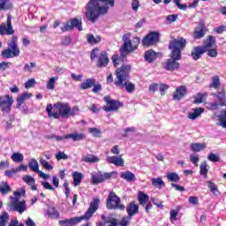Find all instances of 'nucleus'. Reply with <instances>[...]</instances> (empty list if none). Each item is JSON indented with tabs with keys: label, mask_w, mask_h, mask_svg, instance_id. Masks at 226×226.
<instances>
[{
	"label": "nucleus",
	"mask_w": 226,
	"mask_h": 226,
	"mask_svg": "<svg viewBox=\"0 0 226 226\" xmlns=\"http://www.w3.org/2000/svg\"><path fill=\"white\" fill-rule=\"evenodd\" d=\"M186 47V40L184 38L174 39L170 42L169 49L171 50L170 58L163 63L164 70L175 72L179 70V61L182 59L181 52Z\"/></svg>",
	"instance_id": "f257e3e1"
},
{
	"label": "nucleus",
	"mask_w": 226,
	"mask_h": 226,
	"mask_svg": "<svg viewBox=\"0 0 226 226\" xmlns=\"http://www.w3.org/2000/svg\"><path fill=\"white\" fill-rule=\"evenodd\" d=\"M115 3V0H90L86 6L87 20L96 22L100 16L109 13V8H113Z\"/></svg>",
	"instance_id": "f03ea898"
},
{
	"label": "nucleus",
	"mask_w": 226,
	"mask_h": 226,
	"mask_svg": "<svg viewBox=\"0 0 226 226\" xmlns=\"http://www.w3.org/2000/svg\"><path fill=\"white\" fill-rule=\"evenodd\" d=\"M99 207L100 199L93 198V200L90 202L89 207L84 215H81L79 217H72L71 219L61 220L58 223L60 226H73L80 223V222L84 220H91V218H93V215H94V213L98 211Z\"/></svg>",
	"instance_id": "7ed1b4c3"
},
{
	"label": "nucleus",
	"mask_w": 226,
	"mask_h": 226,
	"mask_svg": "<svg viewBox=\"0 0 226 226\" xmlns=\"http://www.w3.org/2000/svg\"><path fill=\"white\" fill-rule=\"evenodd\" d=\"M123 41L124 44L120 48V54L123 59H124V57H126V56H128V54L131 52L137 50V49H139V45L140 44V39L139 37H134L132 40V34H124Z\"/></svg>",
	"instance_id": "20e7f679"
},
{
	"label": "nucleus",
	"mask_w": 226,
	"mask_h": 226,
	"mask_svg": "<svg viewBox=\"0 0 226 226\" xmlns=\"http://www.w3.org/2000/svg\"><path fill=\"white\" fill-rule=\"evenodd\" d=\"M20 49L17 45V36H12L11 42L8 43V49L2 51V57L11 59V57H19Z\"/></svg>",
	"instance_id": "39448f33"
},
{
	"label": "nucleus",
	"mask_w": 226,
	"mask_h": 226,
	"mask_svg": "<svg viewBox=\"0 0 226 226\" xmlns=\"http://www.w3.org/2000/svg\"><path fill=\"white\" fill-rule=\"evenodd\" d=\"M107 209H119V211H124L126 207L121 203V198L116 194L114 192L109 193L108 199L106 200Z\"/></svg>",
	"instance_id": "423d86ee"
},
{
	"label": "nucleus",
	"mask_w": 226,
	"mask_h": 226,
	"mask_svg": "<svg viewBox=\"0 0 226 226\" xmlns=\"http://www.w3.org/2000/svg\"><path fill=\"white\" fill-rule=\"evenodd\" d=\"M132 72V65L130 64H123L120 68L117 69L116 76L117 80L115 81V85H121L123 82H126V80H130V72Z\"/></svg>",
	"instance_id": "0eeeda50"
},
{
	"label": "nucleus",
	"mask_w": 226,
	"mask_h": 226,
	"mask_svg": "<svg viewBox=\"0 0 226 226\" xmlns=\"http://www.w3.org/2000/svg\"><path fill=\"white\" fill-rule=\"evenodd\" d=\"M9 211H15L22 215L27 210V204L25 200H19V198H11V202L8 204Z\"/></svg>",
	"instance_id": "6e6552de"
},
{
	"label": "nucleus",
	"mask_w": 226,
	"mask_h": 226,
	"mask_svg": "<svg viewBox=\"0 0 226 226\" xmlns=\"http://www.w3.org/2000/svg\"><path fill=\"white\" fill-rule=\"evenodd\" d=\"M13 97L10 94L0 96V109L2 112H11V106L13 105Z\"/></svg>",
	"instance_id": "1a4fd4ad"
},
{
	"label": "nucleus",
	"mask_w": 226,
	"mask_h": 226,
	"mask_svg": "<svg viewBox=\"0 0 226 226\" xmlns=\"http://www.w3.org/2000/svg\"><path fill=\"white\" fill-rule=\"evenodd\" d=\"M11 34H15V30L11 25V16H8L7 22L0 25V35L10 36Z\"/></svg>",
	"instance_id": "9d476101"
},
{
	"label": "nucleus",
	"mask_w": 226,
	"mask_h": 226,
	"mask_svg": "<svg viewBox=\"0 0 226 226\" xmlns=\"http://www.w3.org/2000/svg\"><path fill=\"white\" fill-rule=\"evenodd\" d=\"M160 38V34L158 32H150L142 40L143 47H153L158 43V39Z\"/></svg>",
	"instance_id": "9b49d317"
},
{
	"label": "nucleus",
	"mask_w": 226,
	"mask_h": 226,
	"mask_svg": "<svg viewBox=\"0 0 226 226\" xmlns=\"http://www.w3.org/2000/svg\"><path fill=\"white\" fill-rule=\"evenodd\" d=\"M103 100L107 105L104 107L105 112H112V110H117L119 107H123V102L112 100L110 96H105Z\"/></svg>",
	"instance_id": "f8f14e48"
},
{
	"label": "nucleus",
	"mask_w": 226,
	"mask_h": 226,
	"mask_svg": "<svg viewBox=\"0 0 226 226\" xmlns=\"http://www.w3.org/2000/svg\"><path fill=\"white\" fill-rule=\"evenodd\" d=\"M54 110L56 112H59V114H70L72 112V108H70V104L68 102H56L53 105Z\"/></svg>",
	"instance_id": "ddd939ff"
},
{
	"label": "nucleus",
	"mask_w": 226,
	"mask_h": 226,
	"mask_svg": "<svg viewBox=\"0 0 226 226\" xmlns=\"http://www.w3.org/2000/svg\"><path fill=\"white\" fill-rule=\"evenodd\" d=\"M206 48H203L202 46H196L192 49L191 56L194 61H198V59H200L202 55L206 54Z\"/></svg>",
	"instance_id": "4468645a"
},
{
	"label": "nucleus",
	"mask_w": 226,
	"mask_h": 226,
	"mask_svg": "<svg viewBox=\"0 0 226 226\" xmlns=\"http://www.w3.org/2000/svg\"><path fill=\"white\" fill-rule=\"evenodd\" d=\"M106 162L116 165V167H124V159L123 158V155L109 156L106 159Z\"/></svg>",
	"instance_id": "2eb2a0df"
},
{
	"label": "nucleus",
	"mask_w": 226,
	"mask_h": 226,
	"mask_svg": "<svg viewBox=\"0 0 226 226\" xmlns=\"http://www.w3.org/2000/svg\"><path fill=\"white\" fill-rule=\"evenodd\" d=\"M126 213L129 217L133 218L135 215H139V205L135 201L130 202L126 207Z\"/></svg>",
	"instance_id": "dca6fc26"
},
{
	"label": "nucleus",
	"mask_w": 226,
	"mask_h": 226,
	"mask_svg": "<svg viewBox=\"0 0 226 226\" xmlns=\"http://www.w3.org/2000/svg\"><path fill=\"white\" fill-rule=\"evenodd\" d=\"M186 87L185 86H180L178 87L175 93H173V100L179 102L181 98H184V96H186Z\"/></svg>",
	"instance_id": "f3484780"
},
{
	"label": "nucleus",
	"mask_w": 226,
	"mask_h": 226,
	"mask_svg": "<svg viewBox=\"0 0 226 226\" xmlns=\"http://www.w3.org/2000/svg\"><path fill=\"white\" fill-rule=\"evenodd\" d=\"M109 64V56H107V52L102 51L98 57L97 66L98 68H103Z\"/></svg>",
	"instance_id": "a211bd4d"
},
{
	"label": "nucleus",
	"mask_w": 226,
	"mask_h": 226,
	"mask_svg": "<svg viewBox=\"0 0 226 226\" xmlns=\"http://www.w3.org/2000/svg\"><path fill=\"white\" fill-rule=\"evenodd\" d=\"M158 56H162V54L156 53L153 49H148L145 52L144 57L147 63H153V61H154L158 57Z\"/></svg>",
	"instance_id": "6ab92c4d"
},
{
	"label": "nucleus",
	"mask_w": 226,
	"mask_h": 226,
	"mask_svg": "<svg viewBox=\"0 0 226 226\" xmlns=\"http://www.w3.org/2000/svg\"><path fill=\"white\" fill-rule=\"evenodd\" d=\"M212 47H216V37L209 35L204 41L203 49L207 52V49H212Z\"/></svg>",
	"instance_id": "aec40b11"
},
{
	"label": "nucleus",
	"mask_w": 226,
	"mask_h": 226,
	"mask_svg": "<svg viewBox=\"0 0 226 226\" xmlns=\"http://www.w3.org/2000/svg\"><path fill=\"white\" fill-rule=\"evenodd\" d=\"M117 87H120V89H124L127 91V93H133L135 90V85L130 82V79H127L126 81H122V84L120 85H115Z\"/></svg>",
	"instance_id": "412c9836"
},
{
	"label": "nucleus",
	"mask_w": 226,
	"mask_h": 226,
	"mask_svg": "<svg viewBox=\"0 0 226 226\" xmlns=\"http://www.w3.org/2000/svg\"><path fill=\"white\" fill-rule=\"evenodd\" d=\"M120 177L122 179H124L127 181V183H133L134 181H137V177H135V174L132 173V171H124L120 174Z\"/></svg>",
	"instance_id": "4be33fe9"
},
{
	"label": "nucleus",
	"mask_w": 226,
	"mask_h": 226,
	"mask_svg": "<svg viewBox=\"0 0 226 226\" xmlns=\"http://www.w3.org/2000/svg\"><path fill=\"white\" fill-rule=\"evenodd\" d=\"M72 139L74 142H79L80 140H84L86 139V135L82 133H70L64 136V140Z\"/></svg>",
	"instance_id": "5701e85b"
},
{
	"label": "nucleus",
	"mask_w": 226,
	"mask_h": 226,
	"mask_svg": "<svg viewBox=\"0 0 226 226\" xmlns=\"http://www.w3.org/2000/svg\"><path fill=\"white\" fill-rule=\"evenodd\" d=\"M31 96H33V94L29 92H25L19 94L17 98L18 108L19 109V107H22V105H24V102H26V100H29Z\"/></svg>",
	"instance_id": "b1692460"
},
{
	"label": "nucleus",
	"mask_w": 226,
	"mask_h": 226,
	"mask_svg": "<svg viewBox=\"0 0 226 226\" xmlns=\"http://www.w3.org/2000/svg\"><path fill=\"white\" fill-rule=\"evenodd\" d=\"M205 35H206V26H201L195 28L193 32L194 40H200V38H204Z\"/></svg>",
	"instance_id": "393cba45"
},
{
	"label": "nucleus",
	"mask_w": 226,
	"mask_h": 226,
	"mask_svg": "<svg viewBox=\"0 0 226 226\" xmlns=\"http://www.w3.org/2000/svg\"><path fill=\"white\" fill-rule=\"evenodd\" d=\"M207 146V145L206 143H192L190 145V149L193 153H200V151H204V149H206Z\"/></svg>",
	"instance_id": "a878e982"
},
{
	"label": "nucleus",
	"mask_w": 226,
	"mask_h": 226,
	"mask_svg": "<svg viewBox=\"0 0 226 226\" xmlns=\"http://www.w3.org/2000/svg\"><path fill=\"white\" fill-rule=\"evenodd\" d=\"M138 202H139L140 206H146L149 202V196L146 192H139Z\"/></svg>",
	"instance_id": "bb28decb"
},
{
	"label": "nucleus",
	"mask_w": 226,
	"mask_h": 226,
	"mask_svg": "<svg viewBox=\"0 0 226 226\" xmlns=\"http://www.w3.org/2000/svg\"><path fill=\"white\" fill-rule=\"evenodd\" d=\"M105 223H107L108 226H117V218L109 216V217H107ZM105 223L99 222L96 223V226H105Z\"/></svg>",
	"instance_id": "cd10ccee"
},
{
	"label": "nucleus",
	"mask_w": 226,
	"mask_h": 226,
	"mask_svg": "<svg viewBox=\"0 0 226 226\" xmlns=\"http://www.w3.org/2000/svg\"><path fill=\"white\" fill-rule=\"evenodd\" d=\"M72 179L74 186H79L82 183V179H84V175L79 171H75L72 173Z\"/></svg>",
	"instance_id": "c85d7f7f"
},
{
	"label": "nucleus",
	"mask_w": 226,
	"mask_h": 226,
	"mask_svg": "<svg viewBox=\"0 0 226 226\" xmlns=\"http://www.w3.org/2000/svg\"><path fill=\"white\" fill-rule=\"evenodd\" d=\"M96 80L94 79H87L80 84V89H90L94 86Z\"/></svg>",
	"instance_id": "c756f323"
},
{
	"label": "nucleus",
	"mask_w": 226,
	"mask_h": 226,
	"mask_svg": "<svg viewBox=\"0 0 226 226\" xmlns=\"http://www.w3.org/2000/svg\"><path fill=\"white\" fill-rule=\"evenodd\" d=\"M207 185L213 195H220V190H218V185H215L213 181H207Z\"/></svg>",
	"instance_id": "7c9ffc66"
},
{
	"label": "nucleus",
	"mask_w": 226,
	"mask_h": 226,
	"mask_svg": "<svg viewBox=\"0 0 226 226\" xmlns=\"http://www.w3.org/2000/svg\"><path fill=\"white\" fill-rule=\"evenodd\" d=\"M87 41L90 45H96L97 43H100V41H102V37L100 36L94 37V35L88 34H87Z\"/></svg>",
	"instance_id": "2f4dec72"
},
{
	"label": "nucleus",
	"mask_w": 226,
	"mask_h": 226,
	"mask_svg": "<svg viewBox=\"0 0 226 226\" xmlns=\"http://www.w3.org/2000/svg\"><path fill=\"white\" fill-rule=\"evenodd\" d=\"M13 5L10 0H0V11H6L7 10H11Z\"/></svg>",
	"instance_id": "473e14b6"
},
{
	"label": "nucleus",
	"mask_w": 226,
	"mask_h": 226,
	"mask_svg": "<svg viewBox=\"0 0 226 226\" xmlns=\"http://www.w3.org/2000/svg\"><path fill=\"white\" fill-rule=\"evenodd\" d=\"M92 185H100V183H103V174L96 173L92 175L91 178Z\"/></svg>",
	"instance_id": "72a5a7b5"
},
{
	"label": "nucleus",
	"mask_w": 226,
	"mask_h": 226,
	"mask_svg": "<svg viewBox=\"0 0 226 226\" xmlns=\"http://www.w3.org/2000/svg\"><path fill=\"white\" fill-rule=\"evenodd\" d=\"M82 162H85L86 163H97V162H100V158L96 155L88 154L82 157Z\"/></svg>",
	"instance_id": "f704fd0d"
},
{
	"label": "nucleus",
	"mask_w": 226,
	"mask_h": 226,
	"mask_svg": "<svg viewBox=\"0 0 226 226\" xmlns=\"http://www.w3.org/2000/svg\"><path fill=\"white\" fill-rule=\"evenodd\" d=\"M57 80H59L58 77L49 78L46 85L47 89H49V91H54V89L56 88V82H57Z\"/></svg>",
	"instance_id": "c9c22d12"
},
{
	"label": "nucleus",
	"mask_w": 226,
	"mask_h": 226,
	"mask_svg": "<svg viewBox=\"0 0 226 226\" xmlns=\"http://www.w3.org/2000/svg\"><path fill=\"white\" fill-rule=\"evenodd\" d=\"M179 211H181V206H177L176 209H171L170 211V222H176L177 220V215H179Z\"/></svg>",
	"instance_id": "e433bc0d"
},
{
	"label": "nucleus",
	"mask_w": 226,
	"mask_h": 226,
	"mask_svg": "<svg viewBox=\"0 0 226 226\" xmlns=\"http://www.w3.org/2000/svg\"><path fill=\"white\" fill-rule=\"evenodd\" d=\"M11 192V187H10V185L6 182H2L0 184V193L2 195H6V193H10Z\"/></svg>",
	"instance_id": "4c0bfd02"
},
{
	"label": "nucleus",
	"mask_w": 226,
	"mask_h": 226,
	"mask_svg": "<svg viewBox=\"0 0 226 226\" xmlns=\"http://www.w3.org/2000/svg\"><path fill=\"white\" fill-rule=\"evenodd\" d=\"M28 167L33 172H39L40 171V164H38V161H36V159H32L28 162Z\"/></svg>",
	"instance_id": "58836bf2"
},
{
	"label": "nucleus",
	"mask_w": 226,
	"mask_h": 226,
	"mask_svg": "<svg viewBox=\"0 0 226 226\" xmlns=\"http://www.w3.org/2000/svg\"><path fill=\"white\" fill-rule=\"evenodd\" d=\"M152 185L155 188H165V182H163L160 177L152 178Z\"/></svg>",
	"instance_id": "ea45409f"
},
{
	"label": "nucleus",
	"mask_w": 226,
	"mask_h": 226,
	"mask_svg": "<svg viewBox=\"0 0 226 226\" xmlns=\"http://www.w3.org/2000/svg\"><path fill=\"white\" fill-rule=\"evenodd\" d=\"M11 158L15 163H22L24 162V154L21 153H13Z\"/></svg>",
	"instance_id": "a19ab883"
},
{
	"label": "nucleus",
	"mask_w": 226,
	"mask_h": 226,
	"mask_svg": "<svg viewBox=\"0 0 226 226\" xmlns=\"http://www.w3.org/2000/svg\"><path fill=\"white\" fill-rule=\"evenodd\" d=\"M8 220H10V215L8 212H3L0 215V226H6V223H8Z\"/></svg>",
	"instance_id": "79ce46f5"
},
{
	"label": "nucleus",
	"mask_w": 226,
	"mask_h": 226,
	"mask_svg": "<svg viewBox=\"0 0 226 226\" xmlns=\"http://www.w3.org/2000/svg\"><path fill=\"white\" fill-rule=\"evenodd\" d=\"M214 96H216L220 105H222V106L225 105L226 106V103H225V91L222 90L221 92H218L217 94H214Z\"/></svg>",
	"instance_id": "37998d69"
},
{
	"label": "nucleus",
	"mask_w": 226,
	"mask_h": 226,
	"mask_svg": "<svg viewBox=\"0 0 226 226\" xmlns=\"http://www.w3.org/2000/svg\"><path fill=\"white\" fill-rule=\"evenodd\" d=\"M47 215L49 218H59V213L56 210V207H49L47 210Z\"/></svg>",
	"instance_id": "c03bdc74"
},
{
	"label": "nucleus",
	"mask_w": 226,
	"mask_h": 226,
	"mask_svg": "<svg viewBox=\"0 0 226 226\" xmlns=\"http://www.w3.org/2000/svg\"><path fill=\"white\" fill-rule=\"evenodd\" d=\"M166 177L169 179V181H172L173 183H179V181H181V177H179V175L174 172L168 174Z\"/></svg>",
	"instance_id": "a18cd8bd"
},
{
	"label": "nucleus",
	"mask_w": 226,
	"mask_h": 226,
	"mask_svg": "<svg viewBox=\"0 0 226 226\" xmlns=\"http://www.w3.org/2000/svg\"><path fill=\"white\" fill-rule=\"evenodd\" d=\"M69 22H70L72 29H73V27H78L79 31H82V22L81 21H79L77 19H72Z\"/></svg>",
	"instance_id": "49530a36"
},
{
	"label": "nucleus",
	"mask_w": 226,
	"mask_h": 226,
	"mask_svg": "<svg viewBox=\"0 0 226 226\" xmlns=\"http://www.w3.org/2000/svg\"><path fill=\"white\" fill-rule=\"evenodd\" d=\"M207 162H204L200 166V176H204V177H207Z\"/></svg>",
	"instance_id": "de8ad7c7"
},
{
	"label": "nucleus",
	"mask_w": 226,
	"mask_h": 226,
	"mask_svg": "<svg viewBox=\"0 0 226 226\" xmlns=\"http://www.w3.org/2000/svg\"><path fill=\"white\" fill-rule=\"evenodd\" d=\"M221 86L220 83V77L218 76H214L212 78V82L210 84V87H213L214 89H218Z\"/></svg>",
	"instance_id": "09e8293b"
},
{
	"label": "nucleus",
	"mask_w": 226,
	"mask_h": 226,
	"mask_svg": "<svg viewBox=\"0 0 226 226\" xmlns=\"http://www.w3.org/2000/svg\"><path fill=\"white\" fill-rule=\"evenodd\" d=\"M132 219V217H130L129 215L123 216L119 222H117V226H128L130 223V221Z\"/></svg>",
	"instance_id": "8fccbe9b"
},
{
	"label": "nucleus",
	"mask_w": 226,
	"mask_h": 226,
	"mask_svg": "<svg viewBox=\"0 0 226 226\" xmlns=\"http://www.w3.org/2000/svg\"><path fill=\"white\" fill-rule=\"evenodd\" d=\"M219 123L217 124L218 126H222V128L226 129V114H222L218 116Z\"/></svg>",
	"instance_id": "3c124183"
},
{
	"label": "nucleus",
	"mask_w": 226,
	"mask_h": 226,
	"mask_svg": "<svg viewBox=\"0 0 226 226\" xmlns=\"http://www.w3.org/2000/svg\"><path fill=\"white\" fill-rule=\"evenodd\" d=\"M56 160L57 162H60V160H68V154H66L64 152L59 151L55 154Z\"/></svg>",
	"instance_id": "603ef678"
},
{
	"label": "nucleus",
	"mask_w": 226,
	"mask_h": 226,
	"mask_svg": "<svg viewBox=\"0 0 226 226\" xmlns=\"http://www.w3.org/2000/svg\"><path fill=\"white\" fill-rule=\"evenodd\" d=\"M207 160L209 162H222V160L220 159V155L219 154H213V153H210L207 156Z\"/></svg>",
	"instance_id": "864d4df0"
},
{
	"label": "nucleus",
	"mask_w": 226,
	"mask_h": 226,
	"mask_svg": "<svg viewBox=\"0 0 226 226\" xmlns=\"http://www.w3.org/2000/svg\"><path fill=\"white\" fill-rule=\"evenodd\" d=\"M40 163L46 170H52V169H54V167L50 165V163H49V162H47L45 159H41Z\"/></svg>",
	"instance_id": "5fc2aeb1"
},
{
	"label": "nucleus",
	"mask_w": 226,
	"mask_h": 226,
	"mask_svg": "<svg viewBox=\"0 0 226 226\" xmlns=\"http://www.w3.org/2000/svg\"><path fill=\"white\" fill-rule=\"evenodd\" d=\"M46 139L49 140H56V142H61V140H64V136H57V135H48Z\"/></svg>",
	"instance_id": "6e6d98bb"
},
{
	"label": "nucleus",
	"mask_w": 226,
	"mask_h": 226,
	"mask_svg": "<svg viewBox=\"0 0 226 226\" xmlns=\"http://www.w3.org/2000/svg\"><path fill=\"white\" fill-rule=\"evenodd\" d=\"M32 68H36V64L32 62L29 64H26L24 66V72H28V73H33V69Z\"/></svg>",
	"instance_id": "4d7b16f0"
},
{
	"label": "nucleus",
	"mask_w": 226,
	"mask_h": 226,
	"mask_svg": "<svg viewBox=\"0 0 226 226\" xmlns=\"http://www.w3.org/2000/svg\"><path fill=\"white\" fill-rule=\"evenodd\" d=\"M48 117L49 119H59V117H70V114H49Z\"/></svg>",
	"instance_id": "13d9d810"
},
{
	"label": "nucleus",
	"mask_w": 226,
	"mask_h": 226,
	"mask_svg": "<svg viewBox=\"0 0 226 226\" xmlns=\"http://www.w3.org/2000/svg\"><path fill=\"white\" fill-rule=\"evenodd\" d=\"M173 3H175L179 10L186 11V10L188 9V6L186 4H181V0H173Z\"/></svg>",
	"instance_id": "bf43d9fd"
},
{
	"label": "nucleus",
	"mask_w": 226,
	"mask_h": 226,
	"mask_svg": "<svg viewBox=\"0 0 226 226\" xmlns=\"http://www.w3.org/2000/svg\"><path fill=\"white\" fill-rule=\"evenodd\" d=\"M61 30L63 31V33H66V31H72L73 28L69 21L63 24V26H61Z\"/></svg>",
	"instance_id": "052dcab7"
},
{
	"label": "nucleus",
	"mask_w": 226,
	"mask_h": 226,
	"mask_svg": "<svg viewBox=\"0 0 226 226\" xmlns=\"http://www.w3.org/2000/svg\"><path fill=\"white\" fill-rule=\"evenodd\" d=\"M36 84V79H30L25 83L26 89H30V87H33Z\"/></svg>",
	"instance_id": "680f3d73"
},
{
	"label": "nucleus",
	"mask_w": 226,
	"mask_h": 226,
	"mask_svg": "<svg viewBox=\"0 0 226 226\" xmlns=\"http://www.w3.org/2000/svg\"><path fill=\"white\" fill-rule=\"evenodd\" d=\"M111 59L113 61L114 66H117L121 64V57L119 56V55H113Z\"/></svg>",
	"instance_id": "e2e57ef3"
},
{
	"label": "nucleus",
	"mask_w": 226,
	"mask_h": 226,
	"mask_svg": "<svg viewBox=\"0 0 226 226\" xmlns=\"http://www.w3.org/2000/svg\"><path fill=\"white\" fill-rule=\"evenodd\" d=\"M169 89V85L167 84H161L159 85V91L161 92L162 96H165V91Z\"/></svg>",
	"instance_id": "0e129e2a"
},
{
	"label": "nucleus",
	"mask_w": 226,
	"mask_h": 226,
	"mask_svg": "<svg viewBox=\"0 0 226 226\" xmlns=\"http://www.w3.org/2000/svg\"><path fill=\"white\" fill-rule=\"evenodd\" d=\"M207 52L209 57H216V56H218V51H216V49H207Z\"/></svg>",
	"instance_id": "69168bd1"
},
{
	"label": "nucleus",
	"mask_w": 226,
	"mask_h": 226,
	"mask_svg": "<svg viewBox=\"0 0 226 226\" xmlns=\"http://www.w3.org/2000/svg\"><path fill=\"white\" fill-rule=\"evenodd\" d=\"M23 179L26 185H34L35 183L34 178L31 176H26Z\"/></svg>",
	"instance_id": "338daca9"
},
{
	"label": "nucleus",
	"mask_w": 226,
	"mask_h": 226,
	"mask_svg": "<svg viewBox=\"0 0 226 226\" xmlns=\"http://www.w3.org/2000/svg\"><path fill=\"white\" fill-rule=\"evenodd\" d=\"M17 172H19V171H17V168H15L11 170H6L4 172V176H6V177H11L12 176H15V174H17Z\"/></svg>",
	"instance_id": "774afa93"
}]
</instances>
